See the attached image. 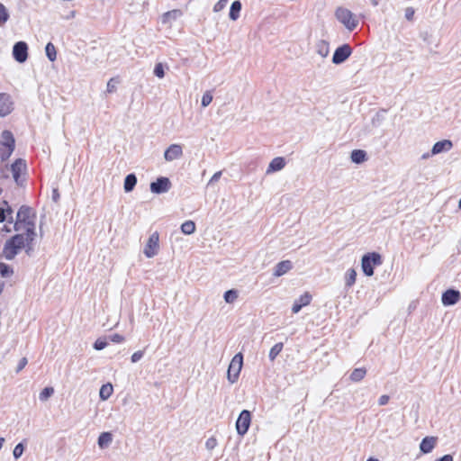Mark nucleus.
Instances as JSON below:
<instances>
[{
	"instance_id": "32",
	"label": "nucleus",
	"mask_w": 461,
	"mask_h": 461,
	"mask_svg": "<svg viewBox=\"0 0 461 461\" xmlns=\"http://www.w3.org/2000/svg\"><path fill=\"white\" fill-rule=\"evenodd\" d=\"M45 53H46L47 58L50 61H55L56 60V59H57V51H56V48L53 45V43H51V42H48L47 43V45L45 47Z\"/></svg>"
},
{
	"instance_id": "4",
	"label": "nucleus",
	"mask_w": 461,
	"mask_h": 461,
	"mask_svg": "<svg viewBox=\"0 0 461 461\" xmlns=\"http://www.w3.org/2000/svg\"><path fill=\"white\" fill-rule=\"evenodd\" d=\"M1 139L0 144L3 148L0 149V158L2 160H6L14 149V139L9 131H4Z\"/></svg>"
},
{
	"instance_id": "56",
	"label": "nucleus",
	"mask_w": 461,
	"mask_h": 461,
	"mask_svg": "<svg viewBox=\"0 0 461 461\" xmlns=\"http://www.w3.org/2000/svg\"><path fill=\"white\" fill-rule=\"evenodd\" d=\"M5 287V284L3 282H0V294H2Z\"/></svg>"
},
{
	"instance_id": "27",
	"label": "nucleus",
	"mask_w": 461,
	"mask_h": 461,
	"mask_svg": "<svg viewBox=\"0 0 461 461\" xmlns=\"http://www.w3.org/2000/svg\"><path fill=\"white\" fill-rule=\"evenodd\" d=\"M316 50H317V53L325 58L329 55V52H330V47H329V43L326 41H319L316 44Z\"/></svg>"
},
{
	"instance_id": "3",
	"label": "nucleus",
	"mask_w": 461,
	"mask_h": 461,
	"mask_svg": "<svg viewBox=\"0 0 461 461\" xmlns=\"http://www.w3.org/2000/svg\"><path fill=\"white\" fill-rule=\"evenodd\" d=\"M243 366V355L242 353H237L231 359L228 371H227V379L230 384H234L237 382L240 373L241 371Z\"/></svg>"
},
{
	"instance_id": "44",
	"label": "nucleus",
	"mask_w": 461,
	"mask_h": 461,
	"mask_svg": "<svg viewBox=\"0 0 461 461\" xmlns=\"http://www.w3.org/2000/svg\"><path fill=\"white\" fill-rule=\"evenodd\" d=\"M229 2V0H219L213 6V11L214 12H220L227 5V3Z\"/></svg>"
},
{
	"instance_id": "16",
	"label": "nucleus",
	"mask_w": 461,
	"mask_h": 461,
	"mask_svg": "<svg viewBox=\"0 0 461 461\" xmlns=\"http://www.w3.org/2000/svg\"><path fill=\"white\" fill-rule=\"evenodd\" d=\"M285 158L282 157H276L271 160V162L269 163V165L267 168L266 173L268 175V174H272L276 171H280L285 167Z\"/></svg>"
},
{
	"instance_id": "39",
	"label": "nucleus",
	"mask_w": 461,
	"mask_h": 461,
	"mask_svg": "<svg viewBox=\"0 0 461 461\" xmlns=\"http://www.w3.org/2000/svg\"><path fill=\"white\" fill-rule=\"evenodd\" d=\"M212 101V91H206L203 96L201 104L203 107H207Z\"/></svg>"
},
{
	"instance_id": "10",
	"label": "nucleus",
	"mask_w": 461,
	"mask_h": 461,
	"mask_svg": "<svg viewBox=\"0 0 461 461\" xmlns=\"http://www.w3.org/2000/svg\"><path fill=\"white\" fill-rule=\"evenodd\" d=\"M13 57L19 63L26 61L28 58V45L25 41H17L14 45Z\"/></svg>"
},
{
	"instance_id": "8",
	"label": "nucleus",
	"mask_w": 461,
	"mask_h": 461,
	"mask_svg": "<svg viewBox=\"0 0 461 461\" xmlns=\"http://www.w3.org/2000/svg\"><path fill=\"white\" fill-rule=\"evenodd\" d=\"M352 53V48L345 43L338 47L332 56V63L336 65L342 64L345 62Z\"/></svg>"
},
{
	"instance_id": "22",
	"label": "nucleus",
	"mask_w": 461,
	"mask_h": 461,
	"mask_svg": "<svg viewBox=\"0 0 461 461\" xmlns=\"http://www.w3.org/2000/svg\"><path fill=\"white\" fill-rule=\"evenodd\" d=\"M137 184V176L135 174L131 173L124 178L123 188L126 193L131 192Z\"/></svg>"
},
{
	"instance_id": "38",
	"label": "nucleus",
	"mask_w": 461,
	"mask_h": 461,
	"mask_svg": "<svg viewBox=\"0 0 461 461\" xmlns=\"http://www.w3.org/2000/svg\"><path fill=\"white\" fill-rule=\"evenodd\" d=\"M9 19V13L6 7L0 3V26H3Z\"/></svg>"
},
{
	"instance_id": "63",
	"label": "nucleus",
	"mask_w": 461,
	"mask_h": 461,
	"mask_svg": "<svg viewBox=\"0 0 461 461\" xmlns=\"http://www.w3.org/2000/svg\"><path fill=\"white\" fill-rule=\"evenodd\" d=\"M53 196H59V194H56V192H53Z\"/></svg>"
},
{
	"instance_id": "28",
	"label": "nucleus",
	"mask_w": 461,
	"mask_h": 461,
	"mask_svg": "<svg viewBox=\"0 0 461 461\" xmlns=\"http://www.w3.org/2000/svg\"><path fill=\"white\" fill-rule=\"evenodd\" d=\"M113 440L112 434L110 432H103L98 437V446L101 448L107 447Z\"/></svg>"
},
{
	"instance_id": "31",
	"label": "nucleus",
	"mask_w": 461,
	"mask_h": 461,
	"mask_svg": "<svg viewBox=\"0 0 461 461\" xmlns=\"http://www.w3.org/2000/svg\"><path fill=\"white\" fill-rule=\"evenodd\" d=\"M366 374V370L365 368H356L352 371L350 375V379L353 382L361 381Z\"/></svg>"
},
{
	"instance_id": "58",
	"label": "nucleus",
	"mask_w": 461,
	"mask_h": 461,
	"mask_svg": "<svg viewBox=\"0 0 461 461\" xmlns=\"http://www.w3.org/2000/svg\"><path fill=\"white\" fill-rule=\"evenodd\" d=\"M373 5L376 6L378 5L377 0H371Z\"/></svg>"
},
{
	"instance_id": "45",
	"label": "nucleus",
	"mask_w": 461,
	"mask_h": 461,
	"mask_svg": "<svg viewBox=\"0 0 461 461\" xmlns=\"http://www.w3.org/2000/svg\"><path fill=\"white\" fill-rule=\"evenodd\" d=\"M108 339L113 343H122L124 341V337L117 333L110 335Z\"/></svg>"
},
{
	"instance_id": "33",
	"label": "nucleus",
	"mask_w": 461,
	"mask_h": 461,
	"mask_svg": "<svg viewBox=\"0 0 461 461\" xmlns=\"http://www.w3.org/2000/svg\"><path fill=\"white\" fill-rule=\"evenodd\" d=\"M357 272L353 268H349L345 275L346 286H352L356 282Z\"/></svg>"
},
{
	"instance_id": "62",
	"label": "nucleus",
	"mask_w": 461,
	"mask_h": 461,
	"mask_svg": "<svg viewBox=\"0 0 461 461\" xmlns=\"http://www.w3.org/2000/svg\"><path fill=\"white\" fill-rule=\"evenodd\" d=\"M458 207H459V209H461V197H460V200L458 202Z\"/></svg>"
},
{
	"instance_id": "47",
	"label": "nucleus",
	"mask_w": 461,
	"mask_h": 461,
	"mask_svg": "<svg viewBox=\"0 0 461 461\" xmlns=\"http://www.w3.org/2000/svg\"><path fill=\"white\" fill-rule=\"evenodd\" d=\"M28 360L26 357H22L18 363L15 372L20 373L27 365Z\"/></svg>"
},
{
	"instance_id": "12",
	"label": "nucleus",
	"mask_w": 461,
	"mask_h": 461,
	"mask_svg": "<svg viewBox=\"0 0 461 461\" xmlns=\"http://www.w3.org/2000/svg\"><path fill=\"white\" fill-rule=\"evenodd\" d=\"M461 298L460 292L455 289H447L442 294L441 301L443 305L451 306L456 304Z\"/></svg>"
},
{
	"instance_id": "23",
	"label": "nucleus",
	"mask_w": 461,
	"mask_h": 461,
	"mask_svg": "<svg viewBox=\"0 0 461 461\" xmlns=\"http://www.w3.org/2000/svg\"><path fill=\"white\" fill-rule=\"evenodd\" d=\"M241 6L242 5H241L240 1L236 0V1L232 2L230 8V13H229V17L230 20H232V21L238 20V18L240 17V13L241 11Z\"/></svg>"
},
{
	"instance_id": "40",
	"label": "nucleus",
	"mask_w": 461,
	"mask_h": 461,
	"mask_svg": "<svg viewBox=\"0 0 461 461\" xmlns=\"http://www.w3.org/2000/svg\"><path fill=\"white\" fill-rule=\"evenodd\" d=\"M24 444L23 442H20L18 443L14 448V451H13V455H14V457L15 459H18L19 457L22 456L23 451H24Z\"/></svg>"
},
{
	"instance_id": "13",
	"label": "nucleus",
	"mask_w": 461,
	"mask_h": 461,
	"mask_svg": "<svg viewBox=\"0 0 461 461\" xmlns=\"http://www.w3.org/2000/svg\"><path fill=\"white\" fill-rule=\"evenodd\" d=\"M312 296L310 293L305 292L297 300L294 301L292 312L293 313H298L303 307L307 306L311 303Z\"/></svg>"
},
{
	"instance_id": "43",
	"label": "nucleus",
	"mask_w": 461,
	"mask_h": 461,
	"mask_svg": "<svg viewBox=\"0 0 461 461\" xmlns=\"http://www.w3.org/2000/svg\"><path fill=\"white\" fill-rule=\"evenodd\" d=\"M143 356H144V351L138 350L131 355V360L132 363H137L143 357Z\"/></svg>"
},
{
	"instance_id": "5",
	"label": "nucleus",
	"mask_w": 461,
	"mask_h": 461,
	"mask_svg": "<svg viewBox=\"0 0 461 461\" xmlns=\"http://www.w3.org/2000/svg\"><path fill=\"white\" fill-rule=\"evenodd\" d=\"M336 18L348 30L353 31L358 24L357 20L353 18L352 13L342 7H339L335 13Z\"/></svg>"
},
{
	"instance_id": "17",
	"label": "nucleus",
	"mask_w": 461,
	"mask_h": 461,
	"mask_svg": "<svg viewBox=\"0 0 461 461\" xmlns=\"http://www.w3.org/2000/svg\"><path fill=\"white\" fill-rule=\"evenodd\" d=\"M436 443L437 438L425 437L420 444V449L423 454H429L433 450V448L436 446Z\"/></svg>"
},
{
	"instance_id": "55",
	"label": "nucleus",
	"mask_w": 461,
	"mask_h": 461,
	"mask_svg": "<svg viewBox=\"0 0 461 461\" xmlns=\"http://www.w3.org/2000/svg\"><path fill=\"white\" fill-rule=\"evenodd\" d=\"M25 249H26V253L28 255H30L31 251L32 250V243H25Z\"/></svg>"
},
{
	"instance_id": "29",
	"label": "nucleus",
	"mask_w": 461,
	"mask_h": 461,
	"mask_svg": "<svg viewBox=\"0 0 461 461\" xmlns=\"http://www.w3.org/2000/svg\"><path fill=\"white\" fill-rule=\"evenodd\" d=\"M181 231L185 235H191L195 231V223L193 221H185L181 225Z\"/></svg>"
},
{
	"instance_id": "52",
	"label": "nucleus",
	"mask_w": 461,
	"mask_h": 461,
	"mask_svg": "<svg viewBox=\"0 0 461 461\" xmlns=\"http://www.w3.org/2000/svg\"><path fill=\"white\" fill-rule=\"evenodd\" d=\"M382 121L381 115L376 113L375 116L372 119V123L375 126H378Z\"/></svg>"
},
{
	"instance_id": "24",
	"label": "nucleus",
	"mask_w": 461,
	"mask_h": 461,
	"mask_svg": "<svg viewBox=\"0 0 461 461\" xmlns=\"http://www.w3.org/2000/svg\"><path fill=\"white\" fill-rule=\"evenodd\" d=\"M23 235L25 243H32L36 236L34 222H27L25 233Z\"/></svg>"
},
{
	"instance_id": "42",
	"label": "nucleus",
	"mask_w": 461,
	"mask_h": 461,
	"mask_svg": "<svg viewBox=\"0 0 461 461\" xmlns=\"http://www.w3.org/2000/svg\"><path fill=\"white\" fill-rule=\"evenodd\" d=\"M154 75L158 78H162L165 76L164 66L162 63H158L154 68Z\"/></svg>"
},
{
	"instance_id": "37",
	"label": "nucleus",
	"mask_w": 461,
	"mask_h": 461,
	"mask_svg": "<svg viewBox=\"0 0 461 461\" xmlns=\"http://www.w3.org/2000/svg\"><path fill=\"white\" fill-rule=\"evenodd\" d=\"M54 393L52 387H45L39 394V399L41 402L47 401Z\"/></svg>"
},
{
	"instance_id": "7",
	"label": "nucleus",
	"mask_w": 461,
	"mask_h": 461,
	"mask_svg": "<svg viewBox=\"0 0 461 461\" xmlns=\"http://www.w3.org/2000/svg\"><path fill=\"white\" fill-rule=\"evenodd\" d=\"M158 242L159 235L157 231H155L149 236L148 242L144 248L143 253L147 258H150L158 254L159 249Z\"/></svg>"
},
{
	"instance_id": "9",
	"label": "nucleus",
	"mask_w": 461,
	"mask_h": 461,
	"mask_svg": "<svg viewBox=\"0 0 461 461\" xmlns=\"http://www.w3.org/2000/svg\"><path fill=\"white\" fill-rule=\"evenodd\" d=\"M149 188L153 194H164L171 188V182L169 178L166 176H159L156 181L150 183Z\"/></svg>"
},
{
	"instance_id": "35",
	"label": "nucleus",
	"mask_w": 461,
	"mask_h": 461,
	"mask_svg": "<svg viewBox=\"0 0 461 461\" xmlns=\"http://www.w3.org/2000/svg\"><path fill=\"white\" fill-rule=\"evenodd\" d=\"M14 274V269L9 265L0 262V276L2 277H9Z\"/></svg>"
},
{
	"instance_id": "41",
	"label": "nucleus",
	"mask_w": 461,
	"mask_h": 461,
	"mask_svg": "<svg viewBox=\"0 0 461 461\" xmlns=\"http://www.w3.org/2000/svg\"><path fill=\"white\" fill-rule=\"evenodd\" d=\"M108 345V342L106 341L105 339H103V338H99L97 339L95 343H94V348L95 350H102L104 348H106V346Z\"/></svg>"
},
{
	"instance_id": "26",
	"label": "nucleus",
	"mask_w": 461,
	"mask_h": 461,
	"mask_svg": "<svg viewBox=\"0 0 461 461\" xmlns=\"http://www.w3.org/2000/svg\"><path fill=\"white\" fill-rule=\"evenodd\" d=\"M181 14V12L179 10H171L167 13H165L161 17V23L166 24L169 23L171 21L176 20Z\"/></svg>"
},
{
	"instance_id": "48",
	"label": "nucleus",
	"mask_w": 461,
	"mask_h": 461,
	"mask_svg": "<svg viewBox=\"0 0 461 461\" xmlns=\"http://www.w3.org/2000/svg\"><path fill=\"white\" fill-rule=\"evenodd\" d=\"M415 10L412 7H407L405 9L404 16L408 21H411L414 17Z\"/></svg>"
},
{
	"instance_id": "51",
	"label": "nucleus",
	"mask_w": 461,
	"mask_h": 461,
	"mask_svg": "<svg viewBox=\"0 0 461 461\" xmlns=\"http://www.w3.org/2000/svg\"><path fill=\"white\" fill-rule=\"evenodd\" d=\"M221 171H218V172L214 173L213 176L211 177L208 185L217 182L221 178Z\"/></svg>"
},
{
	"instance_id": "60",
	"label": "nucleus",
	"mask_w": 461,
	"mask_h": 461,
	"mask_svg": "<svg viewBox=\"0 0 461 461\" xmlns=\"http://www.w3.org/2000/svg\"><path fill=\"white\" fill-rule=\"evenodd\" d=\"M366 461H378V459L374 457H369Z\"/></svg>"
},
{
	"instance_id": "19",
	"label": "nucleus",
	"mask_w": 461,
	"mask_h": 461,
	"mask_svg": "<svg viewBox=\"0 0 461 461\" xmlns=\"http://www.w3.org/2000/svg\"><path fill=\"white\" fill-rule=\"evenodd\" d=\"M293 268V263L290 260H283L276 264L274 270L275 276H282Z\"/></svg>"
},
{
	"instance_id": "46",
	"label": "nucleus",
	"mask_w": 461,
	"mask_h": 461,
	"mask_svg": "<svg viewBox=\"0 0 461 461\" xmlns=\"http://www.w3.org/2000/svg\"><path fill=\"white\" fill-rule=\"evenodd\" d=\"M106 91L108 93H113L116 91V82L114 81L113 78H111L108 82H107V86H106Z\"/></svg>"
},
{
	"instance_id": "49",
	"label": "nucleus",
	"mask_w": 461,
	"mask_h": 461,
	"mask_svg": "<svg viewBox=\"0 0 461 461\" xmlns=\"http://www.w3.org/2000/svg\"><path fill=\"white\" fill-rule=\"evenodd\" d=\"M217 445V441L214 438H210L206 440L205 447L207 449H212Z\"/></svg>"
},
{
	"instance_id": "6",
	"label": "nucleus",
	"mask_w": 461,
	"mask_h": 461,
	"mask_svg": "<svg viewBox=\"0 0 461 461\" xmlns=\"http://www.w3.org/2000/svg\"><path fill=\"white\" fill-rule=\"evenodd\" d=\"M251 423V413L248 410H243L236 421V429L239 435L244 436L250 426Z\"/></svg>"
},
{
	"instance_id": "11",
	"label": "nucleus",
	"mask_w": 461,
	"mask_h": 461,
	"mask_svg": "<svg viewBox=\"0 0 461 461\" xmlns=\"http://www.w3.org/2000/svg\"><path fill=\"white\" fill-rule=\"evenodd\" d=\"M14 110V102L9 94L0 93V117H5Z\"/></svg>"
},
{
	"instance_id": "61",
	"label": "nucleus",
	"mask_w": 461,
	"mask_h": 461,
	"mask_svg": "<svg viewBox=\"0 0 461 461\" xmlns=\"http://www.w3.org/2000/svg\"><path fill=\"white\" fill-rule=\"evenodd\" d=\"M5 230L8 231V232L11 231V230L9 228H7L6 226H5Z\"/></svg>"
},
{
	"instance_id": "54",
	"label": "nucleus",
	"mask_w": 461,
	"mask_h": 461,
	"mask_svg": "<svg viewBox=\"0 0 461 461\" xmlns=\"http://www.w3.org/2000/svg\"><path fill=\"white\" fill-rule=\"evenodd\" d=\"M21 223H23V222L18 221V220L16 219V221L14 222V229L15 231L21 230Z\"/></svg>"
},
{
	"instance_id": "30",
	"label": "nucleus",
	"mask_w": 461,
	"mask_h": 461,
	"mask_svg": "<svg viewBox=\"0 0 461 461\" xmlns=\"http://www.w3.org/2000/svg\"><path fill=\"white\" fill-rule=\"evenodd\" d=\"M113 386L111 384H104L100 388L99 396L102 400H107L113 393Z\"/></svg>"
},
{
	"instance_id": "53",
	"label": "nucleus",
	"mask_w": 461,
	"mask_h": 461,
	"mask_svg": "<svg viewBox=\"0 0 461 461\" xmlns=\"http://www.w3.org/2000/svg\"><path fill=\"white\" fill-rule=\"evenodd\" d=\"M436 461H453V456L451 455H444L440 458L437 459Z\"/></svg>"
},
{
	"instance_id": "64",
	"label": "nucleus",
	"mask_w": 461,
	"mask_h": 461,
	"mask_svg": "<svg viewBox=\"0 0 461 461\" xmlns=\"http://www.w3.org/2000/svg\"><path fill=\"white\" fill-rule=\"evenodd\" d=\"M53 196H59V194H56V192H53Z\"/></svg>"
},
{
	"instance_id": "36",
	"label": "nucleus",
	"mask_w": 461,
	"mask_h": 461,
	"mask_svg": "<svg viewBox=\"0 0 461 461\" xmlns=\"http://www.w3.org/2000/svg\"><path fill=\"white\" fill-rule=\"evenodd\" d=\"M223 298L227 303H232L238 298V292L234 289L228 290L224 293Z\"/></svg>"
},
{
	"instance_id": "50",
	"label": "nucleus",
	"mask_w": 461,
	"mask_h": 461,
	"mask_svg": "<svg viewBox=\"0 0 461 461\" xmlns=\"http://www.w3.org/2000/svg\"><path fill=\"white\" fill-rule=\"evenodd\" d=\"M390 397L386 394L381 395L378 403L379 405L383 406L388 403Z\"/></svg>"
},
{
	"instance_id": "59",
	"label": "nucleus",
	"mask_w": 461,
	"mask_h": 461,
	"mask_svg": "<svg viewBox=\"0 0 461 461\" xmlns=\"http://www.w3.org/2000/svg\"><path fill=\"white\" fill-rule=\"evenodd\" d=\"M429 157V153H425L422 155V158H428Z\"/></svg>"
},
{
	"instance_id": "2",
	"label": "nucleus",
	"mask_w": 461,
	"mask_h": 461,
	"mask_svg": "<svg viewBox=\"0 0 461 461\" xmlns=\"http://www.w3.org/2000/svg\"><path fill=\"white\" fill-rule=\"evenodd\" d=\"M382 257L377 252H369L365 254L361 259V267L363 273L366 276H372L374 275V268L376 266L382 265Z\"/></svg>"
},
{
	"instance_id": "20",
	"label": "nucleus",
	"mask_w": 461,
	"mask_h": 461,
	"mask_svg": "<svg viewBox=\"0 0 461 461\" xmlns=\"http://www.w3.org/2000/svg\"><path fill=\"white\" fill-rule=\"evenodd\" d=\"M26 164L25 161L22 158L16 159L11 166V171L14 176V179L16 183L19 181L20 175L22 171L25 168Z\"/></svg>"
},
{
	"instance_id": "21",
	"label": "nucleus",
	"mask_w": 461,
	"mask_h": 461,
	"mask_svg": "<svg viewBox=\"0 0 461 461\" xmlns=\"http://www.w3.org/2000/svg\"><path fill=\"white\" fill-rule=\"evenodd\" d=\"M32 212V208L26 205H23L20 207V209L17 212L16 219L18 221H22L25 225H27V222H32L29 221L30 215Z\"/></svg>"
},
{
	"instance_id": "57",
	"label": "nucleus",
	"mask_w": 461,
	"mask_h": 461,
	"mask_svg": "<svg viewBox=\"0 0 461 461\" xmlns=\"http://www.w3.org/2000/svg\"><path fill=\"white\" fill-rule=\"evenodd\" d=\"M4 442H5V438H0V449L2 448Z\"/></svg>"
},
{
	"instance_id": "18",
	"label": "nucleus",
	"mask_w": 461,
	"mask_h": 461,
	"mask_svg": "<svg viewBox=\"0 0 461 461\" xmlns=\"http://www.w3.org/2000/svg\"><path fill=\"white\" fill-rule=\"evenodd\" d=\"M452 147H453V144L448 140H443L438 141L433 145L432 149H431V154L437 155L441 152L448 151L451 149Z\"/></svg>"
},
{
	"instance_id": "14",
	"label": "nucleus",
	"mask_w": 461,
	"mask_h": 461,
	"mask_svg": "<svg viewBox=\"0 0 461 461\" xmlns=\"http://www.w3.org/2000/svg\"><path fill=\"white\" fill-rule=\"evenodd\" d=\"M183 154L182 147L178 144H171L164 153L167 161H173L179 158Z\"/></svg>"
},
{
	"instance_id": "1",
	"label": "nucleus",
	"mask_w": 461,
	"mask_h": 461,
	"mask_svg": "<svg viewBox=\"0 0 461 461\" xmlns=\"http://www.w3.org/2000/svg\"><path fill=\"white\" fill-rule=\"evenodd\" d=\"M23 248H25L24 235L23 233L15 234L5 241L3 248V256L5 259L12 260Z\"/></svg>"
},
{
	"instance_id": "15",
	"label": "nucleus",
	"mask_w": 461,
	"mask_h": 461,
	"mask_svg": "<svg viewBox=\"0 0 461 461\" xmlns=\"http://www.w3.org/2000/svg\"><path fill=\"white\" fill-rule=\"evenodd\" d=\"M14 211L6 201H4L0 205V223L7 221L9 223L14 222L13 218Z\"/></svg>"
},
{
	"instance_id": "25",
	"label": "nucleus",
	"mask_w": 461,
	"mask_h": 461,
	"mask_svg": "<svg viewBox=\"0 0 461 461\" xmlns=\"http://www.w3.org/2000/svg\"><path fill=\"white\" fill-rule=\"evenodd\" d=\"M350 158L356 164L363 163L366 159V152L362 149H354L351 152Z\"/></svg>"
},
{
	"instance_id": "34",
	"label": "nucleus",
	"mask_w": 461,
	"mask_h": 461,
	"mask_svg": "<svg viewBox=\"0 0 461 461\" xmlns=\"http://www.w3.org/2000/svg\"><path fill=\"white\" fill-rule=\"evenodd\" d=\"M283 347H284L283 343H281V342H280V343H276V344H275V345L271 348V349H270V351H269V355H268L269 359H270L271 361H273V360H275V359H276V357L279 355V353L282 351Z\"/></svg>"
}]
</instances>
